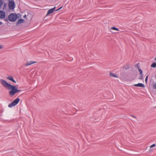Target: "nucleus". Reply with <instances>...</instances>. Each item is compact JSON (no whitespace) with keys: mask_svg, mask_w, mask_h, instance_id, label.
<instances>
[{"mask_svg":"<svg viewBox=\"0 0 156 156\" xmlns=\"http://www.w3.org/2000/svg\"><path fill=\"white\" fill-rule=\"evenodd\" d=\"M0 81L2 85L5 88L11 90L9 91V93L11 97L14 95L16 93L20 91V90H18L15 86L10 84L4 80L1 79Z\"/></svg>","mask_w":156,"mask_h":156,"instance_id":"obj_1","label":"nucleus"},{"mask_svg":"<svg viewBox=\"0 0 156 156\" xmlns=\"http://www.w3.org/2000/svg\"><path fill=\"white\" fill-rule=\"evenodd\" d=\"M18 18L17 15L14 13H11L8 16V19L10 22L15 21Z\"/></svg>","mask_w":156,"mask_h":156,"instance_id":"obj_2","label":"nucleus"},{"mask_svg":"<svg viewBox=\"0 0 156 156\" xmlns=\"http://www.w3.org/2000/svg\"><path fill=\"white\" fill-rule=\"evenodd\" d=\"M8 5L9 9H13L15 7L14 1L13 0H9Z\"/></svg>","mask_w":156,"mask_h":156,"instance_id":"obj_3","label":"nucleus"},{"mask_svg":"<svg viewBox=\"0 0 156 156\" xmlns=\"http://www.w3.org/2000/svg\"><path fill=\"white\" fill-rule=\"evenodd\" d=\"M20 99L18 98H17L15 99L9 105L8 107L9 108H11L15 106L18 103Z\"/></svg>","mask_w":156,"mask_h":156,"instance_id":"obj_4","label":"nucleus"},{"mask_svg":"<svg viewBox=\"0 0 156 156\" xmlns=\"http://www.w3.org/2000/svg\"><path fill=\"white\" fill-rule=\"evenodd\" d=\"M6 16V13L5 12L0 10V18L4 19Z\"/></svg>","mask_w":156,"mask_h":156,"instance_id":"obj_5","label":"nucleus"},{"mask_svg":"<svg viewBox=\"0 0 156 156\" xmlns=\"http://www.w3.org/2000/svg\"><path fill=\"white\" fill-rule=\"evenodd\" d=\"M36 62L33 61H29L28 62L26 63H25L24 64V65L26 66H28L30 65L36 63Z\"/></svg>","mask_w":156,"mask_h":156,"instance_id":"obj_6","label":"nucleus"},{"mask_svg":"<svg viewBox=\"0 0 156 156\" xmlns=\"http://www.w3.org/2000/svg\"><path fill=\"white\" fill-rule=\"evenodd\" d=\"M134 86L135 87H142L143 88H144L145 87L143 83H139L138 84H135L134 85Z\"/></svg>","mask_w":156,"mask_h":156,"instance_id":"obj_7","label":"nucleus"},{"mask_svg":"<svg viewBox=\"0 0 156 156\" xmlns=\"http://www.w3.org/2000/svg\"><path fill=\"white\" fill-rule=\"evenodd\" d=\"M6 79L8 80L11 81L15 83H16V81L14 80L13 77L12 76H8L6 77Z\"/></svg>","mask_w":156,"mask_h":156,"instance_id":"obj_8","label":"nucleus"},{"mask_svg":"<svg viewBox=\"0 0 156 156\" xmlns=\"http://www.w3.org/2000/svg\"><path fill=\"white\" fill-rule=\"evenodd\" d=\"M55 7L51 9L48 10V11L47 15L52 13L55 9Z\"/></svg>","mask_w":156,"mask_h":156,"instance_id":"obj_9","label":"nucleus"},{"mask_svg":"<svg viewBox=\"0 0 156 156\" xmlns=\"http://www.w3.org/2000/svg\"><path fill=\"white\" fill-rule=\"evenodd\" d=\"M109 75L110 76L112 77H114L115 78H118V76L117 75H115V74L112 73L111 72H110Z\"/></svg>","mask_w":156,"mask_h":156,"instance_id":"obj_10","label":"nucleus"},{"mask_svg":"<svg viewBox=\"0 0 156 156\" xmlns=\"http://www.w3.org/2000/svg\"><path fill=\"white\" fill-rule=\"evenodd\" d=\"M24 20L23 19L19 20L17 22V24H20L24 23Z\"/></svg>","mask_w":156,"mask_h":156,"instance_id":"obj_11","label":"nucleus"},{"mask_svg":"<svg viewBox=\"0 0 156 156\" xmlns=\"http://www.w3.org/2000/svg\"><path fill=\"white\" fill-rule=\"evenodd\" d=\"M129 65H126L124 66L123 67V68L126 69H128L129 68Z\"/></svg>","mask_w":156,"mask_h":156,"instance_id":"obj_12","label":"nucleus"},{"mask_svg":"<svg viewBox=\"0 0 156 156\" xmlns=\"http://www.w3.org/2000/svg\"><path fill=\"white\" fill-rule=\"evenodd\" d=\"M151 67L153 68H155L156 67V63L154 62L151 65Z\"/></svg>","mask_w":156,"mask_h":156,"instance_id":"obj_13","label":"nucleus"},{"mask_svg":"<svg viewBox=\"0 0 156 156\" xmlns=\"http://www.w3.org/2000/svg\"><path fill=\"white\" fill-rule=\"evenodd\" d=\"M111 29H112L113 30H116L118 31L119 30L117 28L115 27H113L111 28Z\"/></svg>","mask_w":156,"mask_h":156,"instance_id":"obj_14","label":"nucleus"},{"mask_svg":"<svg viewBox=\"0 0 156 156\" xmlns=\"http://www.w3.org/2000/svg\"><path fill=\"white\" fill-rule=\"evenodd\" d=\"M3 4V1L2 0H0V8H1Z\"/></svg>","mask_w":156,"mask_h":156,"instance_id":"obj_15","label":"nucleus"},{"mask_svg":"<svg viewBox=\"0 0 156 156\" xmlns=\"http://www.w3.org/2000/svg\"><path fill=\"white\" fill-rule=\"evenodd\" d=\"M138 70L139 71L140 74V75L142 74L143 72H142V70L141 69L139 68V69H138Z\"/></svg>","mask_w":156,"mask_h":156,"instance_id":"obj_16","label":"nucleus"},{"mask_svg":"<svg viewBox=\"0 0 156 156\" xmlns=\"http://www.w3.org/2000/svg\"><path fill=\"white\" fill-rule=\"evenodd\" d=\"M6 8V4H4V5H3V10H5Z\"/></svg>","mask_w":156,"mask_h":156,"instance_id":"obj_17","label":"nucleus"},{"mask_svg":"<svg viewBox=\"0 0 156 156\" xmlns=\"http://www.w3.org/2000/svg\"><path fill=\"white\" fill-rule=\"evenodd\" d=\"M156 146V144H154L150 146V148L154 147Z\"/></svg>","mask_w":156,"mask_h":156,"instance_id":"obj_18","label":"nucleus"},{"mask_svg":"<svg viewBox=\"0 0 156 156\" xmlns=\"http://www.w3.org/2000/svg\"><path fill=\"white\" fill-rule=\"evenodd\" d=\"M141 76L139 78V79L140 80H142L143 79V74H142V75H141Z\"/></svg>","mask_w":156,"mask_h":156,"instance_id":"obj_19","label":"nucleus"},{"mask_svg":"<svg viewBox=\"0 0 156 156\" xmlns=\"http://www.w3.org/2000/svg\"><path fill=\"white\" fill-rule=\"evenodd\" d=\"M153 88L154 89H156V83L153 85Z\"/></svg>","mask_w":156,"mask_h":156,"instance_id":"obj_20","label":"nucleus"},{"mask_svg":"<svg viewBox=\"0 0 156 156\" xmlns=\"http://www.w3.org/2000/svg\"><path fill=\"white\" fill-rule=\"evenodd\" d=\"M148 76H147L145 79V81L147 82L148 79Z\"/></svg>","mask_w":156,"mask_h":156,"instance_id":"obj_21","label":"nucleus"},{"mask_svg":"<svg viewBox=\"0 0 156 156\" xmlns=\"http://www.w3.org/2000/svg\"><path fill=\"white\" fill-rule=\"evenodd\" d=\"M136 66L137 68L138 69H139L140 68V67L139 66V63H137L136 65Z\"/></svg>","mask_w":156,"mask_h":156,"instance_id":"obj_22","label":"nucleus"},{"mask_svg":"<svg viewBox=\"0 0 156 156\" xmlns=\"http://www.w3.org/2000/svg\"><path fill=\"white\" fill-rule=\"evenodd\" d=\"M3 48V46H2L1 45H0V49H2Z\"/></svg>","mask_w":156,"mask_h":156,"instance_id":"obj_23","label":"nucleus"},{"mask_svg":"<svg viewBox=\"0 0 156 156\" xmlns=\"http://www.w3.org/2000/svg\"><path fill=\"white\" fill-rule=\"evenodd\" d=\"M62 8V7H61L59 9H57V10H56V11H58V10H59L60 9Z\"/></svg>","mask_w":156,"mask_h":156,"instance_id":"obj_24","label":"nucleus"},{"mask_svg":"<svg viewBox=\"0 0 156 156\" xmlns=\"http://www.w3.org/2000/svg\"><path fill=\"white\" fill-rule=\"evenodd\" d=\"M26 15H25L23 16V18H26Z\"/></svg>","mask_w":156,"mask_h":156,"instance_id":"obj_25","label":"nucleus"},{"mask_svg":"<svg viewBox=\"0 0 156 156\" xmlns=\"http://www.w3.org/2000/svg\"><path fill=\"white\" fill-rule=\"evenodd\" d=\"M2 22H0V25L2 24Z\"/></svg>","mask_w":156,"mask_h":156,"instance_id":"obj_26","label":"nucleus"},{"mask_svg":"<svg viewBox=\"0 0 156 156\" xmlns=\"http://www.w3.org/2000/svg\"><path fill=\"white\" fill-rule=\"evenodd\" d=\"M5 21H8L7 19H5Z\"/></svg>","mask_w":156,"mask_h":156,"instance_id":"obj_27","label":"nucleus"},{"mask_svg":"<svg viewBox=\"0 0 156 156\" xmlns=\"http://www.w3.org/2000/svg\"><path fill=\"white\" fill-rule=\"evenodd\" d=\"M132 116L133 117H134V118H136V117H135V116H133V115H132Z\"/></svg>","mask_w":156,"mask_h":156,"instance_id":"obj_28","label":"nucleus"}]
</instances>
